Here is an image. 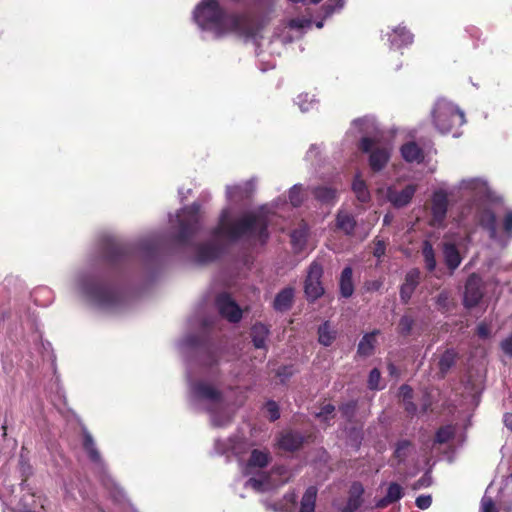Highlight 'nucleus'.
<instances>
[{
  "instance_id": "9",
  "label": "nucleus",
  "mask_w": 512,
  "mask_h": 512,
  "mask_svg": "<svg viewBox=\"0 0 512 512\" xmlns=\"http://www.w3.org/2000/svg\"><path fill=\"white\" fill-rule=\"evenodd\" d=\"M322 276V265L317 261H313L308 268L304 283V292L308 301L313 302L324 294V287L321 282Z\"/></svg>"
},
{
  "instance_id": "64",
  "label": "nucleus",
  "mask_w": 512,
  "mask_h": 512,
  "mask_svg": "<svg viewBox=\"0 0 512 512\" xmlns=\"http://www.w3.org/2000/svg\"><path fill=\"white\" fill-rule=\"evenodd\" d=\"M316 27L319 28V29L322 28L323 27V21H318L316 23Z\"/></svg>"
},
{
  "instance_id": "26",
  "label": "nucleus",
  "mask_w": 512,
  "mask_h": 512,
  "mask_svg": "<svg viewBox=\"0 0 512 512\" xmlns=\"http://www.w3.org/2000/svg\"><path fill=\"white\" fill-rule=\"evenodd\" d=\"M312 194L322 204H334L337 199V191L330 186H317L313 188Z\"/></svg>"
},
{
  "instance_id": "34",
  "label": "nucleus",
  "mask_w": 512,
  "mask_h": 512,
  "mask_svg": "<svg viewBox=\"0 0 512 512\" xmlns=\"http://www.w3.org/2000/svg\"><path fill=\"white\" fill-rule=\"evenodd\" d=\"M422 256L424 259L425 268L429 272H433L436 269V257L432 244L429 241H424L422 246Z\"/></svg>"
},
{
  "instance_id": "23",
  "label": "nucleus",
  "mask_w": 512,
  "mask_h": 512,
  "mask_svg": "<svg viewBox=\"0 0 512 512\" xmlns=\"http://www.w3.org/2000/svg\"><path fill=\"white\" fill-rule=\"evenodd\" d=\"M401 155L406 162L420 164L424 160L423 150L413 141L401 147Z\"/></svg>"
},
{
  "instance_id": "61",
  "label": "nucleus",
  "mask_w": 512,
  "mask_h": 512,
  "mask_svg": "<svg viewBox=\"0 0 512 512\" xmlns=\"http://www.w3.org/2000/svg\"><path fill=\"white\" fill-rule=\"evenodd\" d=\"M503 421H504L505 426L508 429L512 430V413H506L504 415Z\"/></svg>"
},
{
  "instance_id": "29",
  "label": "nucleus",
  "mask_w": 512,
  "mask_h": 512,
  "mask_svg": "<svg viewBox=\"0 0 512 512\" xmlns=\"http://www.w3.org/2000/svg\"><path fill=\"white\" fill-rule=\"evenodd\" d=\"M457 358H458V353L453 348L446 349L443 352V354L440 356L438 366H439V371L443 377L454 366Z\"/></svg>"
},
{
  "instance_id": "5",
  "label": "nucleus",
  "mask_w": 512,
  "mask_h": 512,
  "mask_svg": "<svg viewBox=\"0 0 512 512\" xmlns=\"http://www.w3.org/2000/svg\"><path fill=\"white\" fill-rule=\"evenodd\" d=\"M351 131L361 135L358 147L363 153L369 154L371 170H383L390 160L392 144L380 130L376 119L368 116L356 119L352 122Z\"/></svg>"
},
{
  "instance_id": "19",
  "label": "nucleus",
  "mask_w": 512,
  "mask_h": 512,
  "mask_svg": "<svg viewBox=\"0 0 512 512\" xmlns=\"http://www.w3.org/2000/svg\"><path fill=\"white\" fill-rule=\"evenodd\" d=\"M443 258L445 265L453 274L454 271L460 266L462 257L457 247L452 243H444L443 245Z\"/></svg>"
},
{
  "instance_id": "3",
  "label": "nucleus",
  "mask_w": 512,
  "mask_h": 512,
  "mask_svg": "<svg viewBox=\"0 0 512 512\" xmlns=\"http://www.w3.org/2000/svg\"><path fill=\"white\" fill-rule=\"evenodd\" d=\"M454 191L467 200L460 209L459 223L464 226L480 225L487 230L492 241L506 247L512 240V209L505 211L499 229L494 212L485 202L490 195L487 181L482 177L465 178L452 188L451 194Z\"/></svg>"
},
{
  "instance_id": "49",
  "label": "nucleus",
  "mask_w": 512,
  "mask_h": 512,
  "mask_svg": "<svg viewBox=\"0 0 512 512\" xmlns=\"http://www.w3.org/2000/svg\"><path fill=\"white\" fill-rule=\"evenodd\" d=\"M335 411V407L332 404L324 405L321 410L316 413V417L321 421L327 423L331 417H333V413Z\"/></svg>"
},
{
  "instance_id": "17",
  "label": "nucleus",
  "mask_w": 512,
  "mask_h": 512,
  "mask_svg": "<svg viewBox=\"0 0 512 512\" xmlns=\"http://www.w3.org/2000/svg\"><path fill=\"white\" fill-rule=\"evenodd\" d=\"M303 442V435L295 431L282 432L277 438L278 447L288 452L298 450L302 446Z\"/></svg>"
},
{
  "instance_id": "16",
  "label": "nucleus",
  "mask_w": 512,
  "mask_h": 512,
  "mask_svg": "<svg viewBox=\"0 0 512 512\" xmlns=\"http://www.w3.org/2000/svg\"><path fill=\"white\" fill-rule=\"evenodd\" d=\"M420 270L417 268L410 269L404 279V283L400 287V299L407 304L411 299L415 289L420 283Z\"/></svg>"
},
{
  "instance_id": "56",
  "label": "nucleus",
  "mask_w": 512,
  "mask_h": 512,
  "mask_svg": "<svg viewBox=\"0 0 512 512\" xmlns=\"http://www.w3.org/2000/svg\"><path fill=\"white\" fill-rule=\"evenodd\" d=\"M477 334L480 338L489 337V334H490L489 327L484 323L479 324L477 327Z\"/></svg>"
},
{
  "instance_id": "20",
  "label": "nucleus",
  "mask_w": 512,
  "mask_h": 512,
  "mask_svg": "<svg viewBox=\"0 0 512 512\" xmlns=\"http://www.w3.org/2000/svg\"><path fill=\"white\" fill-rule=\"evenodd\" d=\"M404 495V490L401 485L396 482L389 484L386 495L379 499L375 506L376 508L382 509L390 504L398 502Z\"/></svg>"
},
{
  "instance_id": "53",
  "label": "nucleus",
  "mask_w": 512,
  "mask_h": 512,
  "mask_svg": "<svg viewBox=\"0 0 512 512\" xmlns=\"http://www.w3.org/2000/svg\"><path fill=\"white\" fill-rule=\"evenodd\" d=\"M432 497L431 495H420L416 498L415 504L419 509H427L431 506Z\"/></svg>"
},
{
  "instance_id": "35",
  "label": "nucleus",
  "mask_w": 512,
  "mask_h": 512,
  "mask_svg": "<svg viewBox=\"0 0 512 512\" xmlns=\"http://www.w3.org/2000/svg\"><path fill=\"white\" fill-rule=\"evenodd\" d=\"M13 493V485L2 483L0 486V499L5 506L3 512H14L15 501L11 498Z\"/></svg>"
},
{
  "instance_id": "37",
  "label": "nucleus",
  "mask_w": 512,
  "mask_h": 512,
  "mask_svg": "<svg viewBox=\"0 0 512 512\" xmlns=\"http://www.w3.org/2000/svg\"><path fill=\"white\" fill-rule=\"evenodd\" d=\"M437 309L442 313L449 312L453 306V300L451 296V292L449 290H442L436 297L435 300Z\"/></svg>"
},
{
  "instance_id": "50",
  "label": "nucleus",
  "mask_w": 512,
  "mask_h": 512,
  "mask_svg": "<svg viewBox=\"0 0 512 512\" xmlns=\"http://www.w3.org/2000/svg\"><path fill=\"white\" fill-rule=\"evenodd\" d=\"M265 409L268 413V417L271 421H275L280 417L279 406L273 400H269L265 404Z\"/></svg>"
},
{
  "instance_id": "63",
  "label": "nucleus",
  "mask_w": 512,
  "mask_h": 512,
  "mask_svg": "<svg viewBox=\"0 0 512 512\" xmlns=\"http://www.w3.org/2000/svg\"><path fill=\"white\" fill-rule=\"evenodd\" d=\"M389 371H390L391 374L394 373V371H395L394 365H392V364L389 365Z\"/></svg>"
},
{
  "instance_id": "25",
  "label": "nucleus",
  "mask_w": 512,
  "mask_h": 512,
  "mask_svg": "<svg viewBox=\"0 0 512 512\" xmlns=\"http://www.w3.org/2000/svg\"><path fill=\"white\" fill-rule=\"evenodd\" d=\"M353 270L350 266L345 267L340 275L339 280V289L340 294L344 298H349L353 295L354 285H353Z\"/></svg>"
},
{
  "instance_id": "57",
  "label": "nucleus",
  "mask_w": 512,
  "mask_h": 512,
  "mask_svg": "<svg viewBox=\"0 0 512 512\" xmlns=\"http://www.w3.org/2000/svg\"><path fill=\"white\" fill-rule=\"evenodd\" d=\"M292 374L291 368L288 366L280 367L277 371V375L281 378L282 381L287 379Z\"/></svg>"
},
{
  "instance_id": "28",
  "label": "nucleus",
  "mask_w": 512,
  "mask_h": 512,
  "mask_svg": "<svg viewBox=\"0 0 512 512\" xmlns=\"http://www.w3.org/2000/svg\"><path fill=\"white\" fill-rule=\"evenodd\" d=\"M352 190L356 198L362 202L367 203L371 199L370 191L366 182L361 178L360 174H356L352 183Z\"/></svg>"
},
{
  "instance_id": "58",
  "label": "nucleus",
  "mask_w": 512,
  "mask_h": 512,
  "mask_svg": "<svg viewBox=\"0 0 512 512\" xmlns=\"http://www.w3.org/2000/svg\"><path fill=\"white\" fill-rule=\"evenodd\" d=\"M400 393L403 397V401L412 399V389L408 385H402L400 388Z\"/></svg>"
},
{
  "instance_id": "54",
  "label": "nucleus",
  "mask_w": 512,
  "mask_h": 512,
  "mask_svg": "<svg viewBox=\"0 0 512 512\" xmlns=\"http://www.w3.org/2000/svg\"><path fill=\"white\" fill-rule=\"evenodd\" d=\"M385 251H386L385 242L383 240L377 239L375 241V246H374V251H373L374 256L377 258H381L382 256H384Z\"/></svg>"
},
{
  "instance_id": "22",
  "label": "nucleus",
  "mask_w": 512,
  "mask_h": 512,
  "mask_svg": "<svg viewBox=\"0 0 512 512\" xmlns=\"http://www.w3.org/2000/svg\"><path fill=\"white\" fill-rule=\"evenodd\" d=\"M357 222L352 214L340 210L336 215V227L347 236L354 235Z\"/></svg>"
},
{
  "instance_id": "6",
  "label": "nucleus",
  "mask_w": 512,
  "mask_h": 512,
  "mask_svg": "<svg viewBox=\"0 0 512 512\" xmlns=\"http://www.w3.org/2000/svg\"><path fill=\"white\" fill-rule=\"evenodd\" d=\"M82 446L90 461L93 463L95 470L99 474L103 486L108 491L113 501L119 504L120 508L124 512H133L132 506L126 498L125 492L111 477V475L108 474L95 440L85 427L82 428Z\"/></svg>"
},
{
  "instance_id": "30",
  "label": "nucleus",
  "mask_w": 512,
  "mask_h": 512,
  "mask_svg": "<svg viewBox=\"0 0 512 512\" xmlns=\"http://www.w3.org/2000/svg\"><path fill=\"white\" fill-rule=\"evenodd\" d=\"M295 104L303 113L317 109L319 101L315 95L309 93H300L294 100Z\"/></svg>"
},
{
  "instance_id": "52",
  "label": "nucleus",
  "mask_w": 512,
  "mask_h": 512,
  "mask_svg": "<svg viewBox=\"0 0 512 512\" xmlns=\"http://www.w3.org/2000/svg\"><path fill=\"white\" fill-rule=\"evenodd\" d=\"M432 484V477L429 472H426L418 481H416L412 488L414 490H419L422 488L429 487Z\"/></svg>"
},
{
  "instance_id": "18",
  "label": "nucleus",
  "mask_w": 512,
  "mask_h": 512,
  "mask_svg": "<svg viewBox=\"0 0 512 512\" xmlns=\"http://www.w3.org/2000/svg\"><path fill=\"white\" fill-rule=\"evenodd\" d=\"M364 487L359 482H354L349 489V496L344 508V512H356L363 504Z\"/></svg>"
},
{
  "instance_id": "13",
  "label": "nucleus",
  "mask_w": 512,
  "mask_h": 512,
  "mask_svg": "<svg viewBox=\"0 0 512 512\" xmlns=\"http://www.w3.org/2000/svg\"><path fill=\"white\" fill-rule=\"evenodd\" d=\"M483 296L481 289V278L476 274H471L465 284L463 304L466 308L476 306Z\"/></svg>"
},
{
  "instance_id": "15",
  "label": "nucleus",
  "mask_w": 512,
  "mask_h": 512,
  "mask_svg": "<svg viewBox=\"0 0 512 512\" xmlns=\"http://www.w3.org/2000/svg\"><path fill=\"white\" fill-rule=\"evenodd\" d=\"M271 460V454L268 450L253 449L250 457L243 468L245 475H252L254 469H262L266 467Z\"/></svg>"
},
{
  "instance_id": "21",
  "label": "nucleus",
  "mask_w": 512,
  "mask_h": 512,
  "mask_svg": "<svg viewBox=\"0 0 512 512\" xmlns=\"http://www.w3.org/2000/svg\"><path fill=\"white\" fill-rule=\"evenodd\" d=\"M269 328L263 323H255L250 331L252 343L256 349H267L266 341L269 336Z\"/></svg>"
},
{
  "instance_id": "41",
  "label": "nucleus",
  "mask_w": 512,
  "mask_h": 512,
  "mask_svg": "<svg viewBox=\"0 0 512 512\" xmlns=\"http://www.w3.org/2000/svg\"><path fill=\"white\" fill-rule=\"evenodd\" d=\"M454 435V428L450 425L441 427L436 432L435 442L443 444L448 442Z\"/></svg>"
},
{
  "instance_id": "1",
  "label": "nucleus",
  "mask_w": 512,
  "mask_h": 512,
  "mask_svg": "<svg viewBox=\"0 0 512 512\" xmlns=\"http://www.w3.org/2000/svg\"><path fill=\"white\" fill-rule=\"evenodd\" d=\"M169 225L168 232L149 234L134 244L112 243L74 275V290L99 309L119 312L138 296L140 286L151 278L150 270L168 246L190 249L191 261L205 265L219 259L227 244L247 241L263 245L269 238L267 222L260 215L248 213L236 219L230 208H224L210 238L194 243L201 229L197 203L170 214Z\"/></svg>"
},
{
  "instance_id": "32",
  "label": "nucleus",
  "mask_w": 512,
  "mask_h": 512,
  "mask_svg": "<svg viewBox=\"0 0 512 512\" xmlns=\"http://www.w3.org/2000/svg\"><path fill=\"white\" fill-rule=\"evenodd\" d=\"M317 498V488L310 486L306 489L301 499L299 512H314Z\"/></svg>"
},
{
  "instance_id": "46",
  "label": "nucleus",
  "mask_w": 512,
  "mask_h": 512,
  "mask_svg": "<svg viewBox=\"0 0 512 512\" xmlns=\"http://www.w3.org/2000/svg\"><path fill=\"white\" fill-rule=\"evenodd\" d=\"M480 512H497L494 500L488 496V490H486L481 500Z\"/></svg>"
},
{
  "instance_id": "14",
  "label": "nucleus",
  "mask_w": 512,
  "mask_h": 512,
  "mask_svg": "<svg viewBox=\"0 0 512 512\" xmlns=\"http://www.w3.org/2000/svg\"><path fill=\"white\" fill-rule=\"evenodd\" d=\"M385 36L387 37L388 42L390 43L391 48L400 49L411 45L414 41V35L402 25H398L386 32Z\"/></svg>"
},
{
  "instance_id": "51",
  "label": "nucleus",
  "mask_w": 512,
  "mask_h": 512,
  "mask_svg": "<svg viewBox=\"0 0 512 512\" xmlns=\"http://www.w3.org/2000/svg\"><path fill=\"white\" fill-rule=\"evenodd\" d=\"M381 374L377 368H374L369 373L368 387L372 390L379 388Z\"/></svg>"
},
{
  "instance_id": "44",
  "label": "nucleus",
  "mask_w": 512,
  "mask_h": 512,
  "mask_svg": "<svg viewBox=\"0 0 512 512\" xmlns=\"http://www.w3.org/2000/svg\"><path fill=\"white\" fill-rule=\"evenodd\" d=\"M414 325V320L407 315L401 317L399 321V333L407 336L410 334L412 327Z\"/></svg>"
},
{
  "instance_id": "38",
  "label": "nucleus",
  "mask_w": 512,
  "mask_h": 512,
  "mask_svg": "<svg viewBox=\"0 0 512 512\" xmlns=\"http://www.w3.org/2000/svg\"><path fill=\"white\" fill-rule=\"evenodd\" d=\"M289 201L293 207H299L304 201V187L302 184H295L289 190Z\"/></svg>"
},
{
  "instance_id": "42",
  "label": "nucleus",
  "mask_w": 512,
  "mask_h": 512,
  "mask_svg": "<svg viewBox=\"0 0 512 512\" xmlns=\"http://www.w3.org/2000/svg\"><path fill=\"white\" fill-rule=\"evenodd\" d=\"M214 448H215L216 453L221 454V455L228 453L230 450L233 452L235 450V446H234L232 439H227V440L218 439L215 441Z\"/></svg>"
},
{
  "instance_id": "36",
  "label": "nucleus",
  "mask_w": 512,
  "mask_h": 512,
  "mask_svg": "<svg viewBox=\"0 0 512 512\" xmlns=\"http://www.w3.org/2000/svg\"><path fill=\"white\" fill-rule=\"evenodd\" d=\"M318 340L323 346H330L336 338V331L331 329L329 322H325L318 328Z\"/></svg>"
},
{
  "instance_id": "7",
  "label": "nucleus",
  "mask_w": 512,
  "mask_h": 512,
  "mask_svg": "<svg viewBox=\"0 0 512 512\" xmlns=\"http://www.w3.org/2000/svg\"><path fill=\"white\" fill-rule=\"evenodd\" d=\"M431 120L434 128L440 134L451 133L453 137H459V128L466 122L464 112L454 103L439 98L432 107Z\"/></svg>"
},
{
  "instance_id": "2",
  "label": "nucleus",
  "mask_w": 512,
  "mask_h": 512,
  "mask_svg": "<svg viewBox=\"0 0 512 512\" xmlns=\"http://www.w3.org/2000/svg\"><path fill=\"white\" fill-rule=\"evenodd\" d=\"M185 352L193 350L198 356L201 377L193 376V363L187 364V398L189 405L198 411H205L215 427L228 425L235 413L234 405L229 402L220 387L221 373L218 369L222 359V350L210 345H201L197 335L188 334L178 343Z\"/></svg>"
},
{
  "instance_id": "59",
  "label": "nucleus",
  "mask_w": 512,
  "mask_h": 512,
  "mask_svg": "<svg viewBox=\"0 0 512 512\" xmlns=\"http://www.w3.org/2000/svg\"><path fill=\"white\" fill-rule=\"evenodd\" d=\"M404 402V407H405V410L410 413V414H414L417 410V407L416 405L412 402V399H408V400H405L403 401Z\"/></svg>"
},
{
  "instance_id": "62",
  "label": "nucleus",
  "mask_w": 512,
  "mask_h": 512,
  "mask_svg": "<svg viewBox=\"0 0 512 512\" xmlns=\"http://www.w3.org/2000/svg\"><path fill=\"white\" fill-rule=\"evenodd\" d=\"M392 219H393V216L391 214H386L383 218V224L385 226L390 225V223L392 222Z\"/></svg>"
},
{
  "instance_id": "12",
  "label": "nucleus",
  "mask_w": 512,
  "mask_h": 512,
  "mask_svg": "<svg viewBox=\"0 0 512 512\" xmlns=\"http://www.w3.org/2000/svg\"><path fill=\"white\" fill-rule=\"evenodd\" d=\"M216 307L220 315L229 322L236 323L242 318L241 308L227 293H221L217 296Z\"/></svg>"
},
{
  "instance_id": "47",
  "label": "nucleus",
  "mask_w": 512,
  "mask_h": 512,
  "mask_svg": "<svg viewBox=\"0 0 512 512\" xmlns=\"http://www.w3.org/2000/svg\"><path fill=\"white\" fill-rule=\"evenodd\" d=\"M357 403L355 401H350L347 403H344L340 406V411L342 415L347 419L351 420L356 412Z\"/></svg>"
},
{
  "instance_id": "40",
  "label": "nucleus",
  "mask_w": 512,
  "mask_h": 512,
  "mask_svg": "<svg viewBox=\"0 0 512 512\" xmlns=\"http://www.w3.org/2000/svg\"><path fill=\"white\" fill-rule=\"evenodd\" d=\"M311 26L312 21L311 19L307 18H294L288 22V27L291 30L299 32L300 34H302L306 29H309Z\"/></svg>"
},
{
  "instance_id": "27",
  "label": "nucleus",
  "mask_w": 512,
  "mask_h": 512,
  "mask_svg": "<svg viewBox=\"0 0 512 512\" xmlns=\"http://www.w3.org/2000/svg\"><path fill=\"white\" fill-rule=\"evenodd\" d=\"M308 237V226L305 223L299 225V227L291 233V243L295 252H301L307 241Z\"/></svg>"
},
{
  "instance_id": "39",
  "label": "nucleus",
  "mask_w": 512,
  "mask_h": 512,
  "mask_svg": "<svg viewBox=\"0 0 512 512\" xmlns=\"http://www.w3.org/2000/svg\"><path fill=\"white\" fill-rule=\"evenodd\" d=\"M412 448V443L409 440H400L397 442L394 456L398 462H402L406 459Z\"/></svg>"
},
{
  "instance_id": "45",
  "label": "nucleus",
  "mask_w": 512,
  "mask_h": 512,
  "mask_svg": "<svg viewBox=\"0 0 512 512\" xmlns=\"http://www.w3.org/2000/svg\"><path fill=\"white\" fill-rule=\"evenodd\" d=\"M321 155V146L317 144H312L305 155V160L314 164L320 159Z\"/></svg>"
},
{
  "instance_id": "4",
  "label": "nucleus",
  "mask_w": 512,
  "mask_h": 512,
  "mask_svg": "<svg viewBox=\"0 0 512 512\" xmlns=\"http://www.w3.org/2000/svg\"><path fill=\"white\" fill-rule=\"evenodd\" d=\"M193 19L203 33L213 38L230 32L243 34L246 30V18L229 12L218 0H201L193 10Z\"/></svg>"
},
{
  "instance_id": "60",
  "label": "nucleus",
  "mask_w": 512,
  "mask_h": 512,
  "mask_svg": "<svg viewBox=\"0 0 512 512\" xmlns=\"http://www.w3.org/2000/svg\"><path fill=\"white\" fill-rule=\"evenodd\" d=\"M41 346H42V349H43V354L44 353H48V354H51V357L54 358V355H53V351H52V346H51V343L48 342V341H42L41 342Z\"/></svg>"
},
{
  "instance_id": "11",
  "label": "nucleus",
  "mask_w": 512,
  "mask_h": 512,
  "mask_svg": "<svg viewBox=\"0 0 512 512\" xmlns=\"http://www.w3.org/2000/svg\"><path fill=\"white\" fill-rule=\"evenodd\" d=\"M448 192L438 189L433 192L431 200L432 225L441 226L446 218L448 210Z\"/></svg>"
},
{
  "instance_id": "8",
  "label": "nucleus",
  "mask_w": 512,
  "mask_h": 512,
  "mask_svg": "<svg viewBox=\"0 0 512 512\" xmlns=\"http://www.w3.org/2000/svg\"><path fill=\"white\" fill-rule=\"evenodd\" d=\"M256 187V180L254 178H251L249 180L243 181L241 183L233 184V185H227L226 186V200L228 201L229 205L226 208L231 209V216L233 218H241L243 215L248 214L249 212L243 213L241 216H234L233 215V205L239 204V202L247 199L250 197V195L253 193ZM257 215H260L265 221L267 222V226L269 225V220L267 215L263 211L258 212H250Z\"/></svg>"
},
{
  "instance_id": "48",
  "label": "nucleus",
  "mask_w": 512,
  "mask_h": 512,
  "mask_svg": "<svg viewBox=\"0 0 512 512\" xmlns=\"http://www.w3.org/2000/svg\"><path fill=\"white\" fill-rule=\"evenodd\" d=\"M14 356L6 355L2 358V368L5 374L13 376L16 372L14 365Z\"/></svg>"
},
{
  "instance_id": "24",
  "label": "nucleus",
  "mask_w": 512,
  "mask_h": 512,
  "mask_svg": "<svg viewBox=\"0 0 512 512\" xmlns=\"http://www.w3.org/2000/svg\"><path fill=\"white\" fill-rule=\"evenodd\" d=\"M294 299V289L286 287L275 296L273 308L276 311L284 312L290 309Z\"/></svg>"
},
{
  "instance_id": "10",
  "label": "nucleus",
  "mask_w": 512,
  "mask_h": 512,
  "mask_svg": "<svg viewBox=\"0 0 512 512\" xmlns=\"http://www.w3.org/2000/svg\"><path fill=\"white\" fill-rule=\"evenodd\" d=\"M416 191L417 186L415 184H408L402 189H398L395 185H389L382 192L387 202L400 209L411 203Z\"/></svg>"
},
{
  "instance_id": "33",
  "label": "nucleus",
  "mask_w": 512,
  "mask_h": 512,
  "mask_svg": "<svg viewBox=\"0 0 512 512\" xmlns=\"http://www.w3.org/2000/svg\"><path fill=\"white\" fill-rule=\"evenodd\" d=\"M378 331L365 334L358 344L357 352L362 356H369L374 350L375 336Z\"/></svg>"
},
{
  "instance_id": "31",
  "label": "nucleus",
  "mask_w": 512,
  "mask_h": 512,
  "mask_svg": "<svg viewBox=\"0 0 512 512\" xmlns=\"http://www.w3.org/2000/svg\"><path fill=\"white\" fill-rule=\"evenodd\" d=\"M271 486L269 477L263 473L250 477L245 483L246 488H251L256 492H265Z\"/></svg>"
},
{
  "instance_id": "55",
  "label": "nucleus",
  "mask_w": 512,
  "mask_h": 512,
  "mask_svg": "<svg viewBox=\"0 0 512 512\" xmlns=\"http://www.w3.org/2000/svg\"><path fill=\"white\" fill-rule=\"evenodd\" d=\"M502 351L509 357H512V335L504 339L501 344Z\"/></svg>"
},
{
  "instance_id": "43",
  "label": "nucleus",
  "mask_w": 512,
  "mask_h": 512,
  "mask_svg": "<svg viewBox=\"0 0 512 512\" xmlns=\"http://www.w3.org/2000/svg\"><path fill=\"white\" fill-rule=\"evenodd\" d=\"M344 6V0H327L324 6L325 16H331L333 13L340 11Z\"/></svg>"
}]
</instances>
